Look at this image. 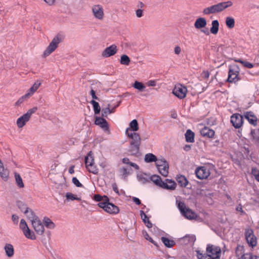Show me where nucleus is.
Wrapping results in <instances>:
<instances>
[{"label": "nucleus", "mask_w": 259, "mask_h": 259, "mask_svg": "<svg viewBox=\"0 0 259 259\" xmlns=\"http://www.w3.org/2000/svg\"><path fill=\"white\" fill-rule=\"evenodd\" d=\"M232 5L233 3L231 1L220 3L216 5L205 8L203 11V13L204 15H209L210 14L219 13L223 11L228 7L232 6Z\"/></svg>", "instance_id": "obj_1"}, {"label": "nucleus", "mask_w": 259, "mask_h": 259, "mask_svg": "<svg viewBox=\"0 0 259 259\" xmlns=\"http://www.w3.org/2000/svg\"><path fill=\"white\" fill-rule=\"evenodd\" d=\"M178 203V207L182 214L187 219L195 220L197 218V214L193 211L191 209L187 207L183 202L177 201Z\"/></svg>", "instance_id": "obj_2"}, {"label": "nucleus", "mask_w": 259, "mask_h": 259, "mask_svg": "<svg viewBox=\"0 0 259 259\" xmlns=\"http://www.w3.org/2000/svg\"><path fill=\"white\" fill-rule=\"evenodd\" d=\"M37 110V107H33L20 116L17 120V125L19 128L23 127L30 119L31 115Z\"/></svg>", "instance_id": "obj_3"}, {"label": "nucleus", "mask_w": 259, "mask_h": 259, "mask_svg": "<svg viewBox=\"0 0 259 259\" xmlns=\"http://www.w3.org/2000/svg\"><path fill=\"white\" fill-rule=\"evenodd\" d=\"M240 69L238 65H234L232 66L229 69L228 73V77L227 80L229 82L236 83L240 80L239 76Z\"/></svg>", "instance_id": "obj_4"}, {"label": "nucleus", "mask_w": 259, "mask_h": 259, "mask_svg": "<svg viewBox=\"0 0 259 259\" xmlns=\"http://www.w3.org/2000/svg\"><path fill=\"white\" fill-rule=\"evenodd\" d=\"M61 38L58 35L55 36L50 43L46 49L44 51L43 53V57H46L54 52L57 48L59 44L61 42Z\"/></svg>", "instance_id": "obj_5"}, {"label": "nucleus", "mask_w": 259, "mask_h": 259, "mask_svg": "<svg viewBox=\"0 0 259 259\" xmlns=\"http://www.w3.org/2000/svg\"><path fill=\"white\" fill-rule=\"evenodd\" d=\"M221 248L217 246L208 244L206 247L207 256L209 258H219L221 256Z\"/></svg>", "instance_id": "obj_6"}, {"label": "nucleus", "mask_w": 259, "mask_h": 259, "mask_svg": "<svg viewBox=\"0 0 259 259\" xmlns=\"http://www.w3.org/2000/svg\"><path fill=\"white\" fill-rule=\"evenodd\" d=\"M85 164L87 169L90 172L93 174L98 172V169L95 165L94 159L91 151H90L85 157Z\"/></svg>", "instance_id": "obj_7"}, {"label": "nucleus", "mask_w": 259, "mask_h": 259, "mask_svg": "<svg viewBox=\"0 0 259 259\" xmlns=\"http://www.w3.org/2000/svg\"><path fill=\"white\" fill-rule=\"evenodd\" d=\"M156 167L159 173L166 177L168 174L169 166L167 162L163 158L159 159L156 163Z\"/></svg>", "instance_id": "obj_8"}, {"label": "nucleus", "mask_w": 259, "mask_h": 259, "mask_svg": "<svg viewBox=\"0 0 259 259\" xmlns=\"http://www.w3.org/2000/svg\"><path fill=\"white\" fill-rule=\"evenodd\" d=\"M98 205L110 214H117L119 211V208L113 203H110L109 201L104 203H99Z\"/></svg>", "instance_id": "obj_9"}, {"label": "nucleus", "mask_w": 259, "mask_h": 259, "mask_svg": "<svg viewBox=\"0 0 259 259\" xmlns=\"http://www.w3.org/2000/svg\"><path fill=\"white\" fill-rule=\"evenodd\" d=\"M20 228L22 230L24 235L27 238L31 240H35L36 239L34 233L30 230L24 219H22L20 221Z\"/></svg>", "instance_id": "obj_10"}, {"label": "nucleus", "mask_w": 259, "mask_h": 259, "mask_svg": "<svg viewBox=\"0 0 259 259\" xmlns=\"http://www.w3.org/2000/svg\"><path fill=\"white\" fill-rule=\"evenodd\" d=\"M245 236L246 241L249 246L253 247L257 244V239L250 228H246L245 231Z\"/></svg>", "instance_id": "obj_11"}, {"label": "nucleus", "mask_w": 259, "mask_h": 259, "mask_svg": "<svg viewBox=\"0 0 259 259\" xmlns=\"http://www.w3.org/2000/svg\"><path fill=\"white\" fill-rule=\"evenodd\" d=\"M31 224L35 232L38 235H42L44 233V226L39 218H35L31 221Z\"/></svg>", "instance_id": "obj_12"}, {"label": "nucleus", "mask_w": 259, "mask_h": 259, "mask_svg": "<svg viewBox=\"0 0 259 259\" xmlns=\"http://www.w3.org/2000/svg\"><path fill=\"white\" fill-rule=\"evenodd\" d=\"M187 92V89L185 87L181 84H178L174 88L172 93L178 98L182 99L186 97Z\"/></svg>", "instance_id": "obj_13"}, {"label": "nucleus", "mask_w": 259, "mask_h": 259, "mask_svg": "<svg viewBox=\"0 0 259 259\" xmlns=\"http://www.w3.org/2000/svg\"><path fill=\"white\" fill-rule=\"evenodd\" d=\"M195 174L199 179L202 180L207 178L210 175V172L206 167L201 166L196 169Z\"/></svg>", "instance_id": "obj_14"}, {"label": "nucleus", "mask_w": 259, "mask_h": 259, "mask_svg": "<svg viewBox=\"0 0 259 259\" xmlns=\"http://www.w3.org/2000/svg\"><path fill=\"white\" fill-rule=\"evenodd\" d=\"M231 122L234 127L238 128L243 124V116L239 114H234L231 117Z\"/></svg>", "instance_id": "obj_15"}, {"label": "nucleus", "mask_w": 259, "mask_h": 259, "mask_svg": "<svg viewBox=\"0 0 259 259\" xmlns=\"http://www.w3.org/2000/svg\"><path fill=\"white\" fill-rule=\"evenodd\" d=\"M127 136L132 139L131 143L141 145V139L140 135L135 132H130V128H127L125 131Z\"/></svg>", "instance_id": "obj_16"}, {"label": "nucleus", "mask_w": 259, "mask_h": 259, "mask_svg": "<svg viewBox=\"0 0 259 259\" xmlns=\"http://www.w3.org/2000/svg\"><path fill=\"white\" fill-rule=\"evenodd\" d=\"M95 123L99 126L105 133H110L109 125L107 121L102 117H97Z\"/></svg>", "instance_id": "obj_17"}, {"label": "nucleus", "mask_w": 259, "mask_h": 259, "mask_svg": "<svg viewBox=\"0 0 259 259\" xmlns=\"http://www.w3.org/2000/svg\"><path fill=\"white\" fill-rule=\"evenodd\" d=\"M117 51V47L115 45H112L109 47L106 48L102 53V57L104 58L109 57L115 55Z\"/></svg>", "instance_id": "obj_18"}, {"label": "nucleus", "mask_w": 259, "mask_h": 259, "mask_svg": "<svg viewBox=\"0 0 259 259\" xmlns=\"http://www.w3.org/2000/svg\"><path fill=\"white\" fill-rule=\"evenodd\" d=\"M161 184V188L168 190H174L177 186V184L174 181L168 179L162 181Z\"/></svg>", "instance_id": "obj_19"}, {"label": "nucleus", "mask_w": 259, "mask_h": 259, "mask_svg": "<svg viewBox=\"0 0 259 259\" xmlns=\"http://www.w3.org/2000/svg\"><path fill=\"white\" fill-rule=\"evenodd\" d=\"M92 11L95 17L99 20H102L104 17V12L102 7L100 5H95L92 8Z\"/></svg>", "instance_id": "obj_20"}, {"label": "nucleus", "mask_w": 259, "mask_h": 259, "mask_svg": "<svg viewBox=\"0 0 259 259\" xmlns=\"http://www.w3.org/2000/svg\"><path fill=\"white\" fill-rule=\"evenodd\" d=\"M244 117L248 121L249 123L255 126L257 123V119L256 117L252 112H246L244 113Z\"/></svg>", "instance_id": "obj_21"}, {"label": "nucleus", "mask_w": 259, "mask_h": 259, "mask_svg": "<svg viewBox=\"0 0 259 259\" xmlns=\"http://www.w3.org/2000/svg\"><path fill=\"white\" fill-rule=\"evenodd\" d=\"M243 248L242 246H238L236 250V254L237 256H241L238 259H250L251 253H243Z\"/></svg>", "instance_id": "obj_22"}, {"label": "nucleus", "mask_w": 259, "mask_h": 259, "mask_svg": "<svg viewBox=\"0 0 259 259\" xmlns=\"http://www.w3.org/2000/svg\"><path fill=\"white\" fill-rule=\"evenodd\" d=\"M200 134L203 137L211 138L214 136L215 132L213 130L204 126L200 130Z\"/></svg>", "instance_id": "obj_23"}, {"label": "nucleus", "mask_w": 259, "mask_h": 259, "mask_svg": "<svg viewBox=\"0 0 259 259\" xmlns=\"http://www.w3.org/2000/svg\"><path fill=\"white\" fill-rule=\"evenodd\" d=\"M41 84V81L37 80L33 85L28 90L27 93L25 94V96L30 97L39 88Z\"/></svg>", "instance_id": "obj_24"}, {"label": "nucleus", "mask_w": 259, "mask_h": 259, "mask_svg": "<svg viewBox=\"0 0 259 259\" xmlns=\"http://www.w3.org/2000/svg\"><path fill=\"white\" fill-rule=\"evenodd\" d=\"M207 24L206 20L202 17L198 18L194 23V26L196 29H201L206 26Z\"/></svg>", "instance_id": "obj_25"}, {"label": "nucleus", "mask_w": 259, "mask_h": 259, "mask_svg": "<svg viewBox=\"0 0 259 259\" xmlns=\"http://www.w3.org/2000/svg\"><path fill=\"white\" fill-rule=\"evenodd\" d=\"M137 178L139 182L142 184H145L150 181V176L145 173H140L137 175Z\"/></svg>", "instance_id": "obj_26"}, {"label": "nucleus", "mask_w": 259, "mask_h": 259, "mask_svg": "<svg viewBox=\"0 0 259 259\" xmlns=\"http://www.w3.org/2000/svg\"><path fill=\"white\" fill-rule=\"evenodd\" d=\"M176 180L179 185L182 187H186L188 184V181L184 176H177Z\"/></svg>", "instance_id": "obj_27"}, {"label": "nucleus", "mask_w": 259, "mask_h": 259, "mask_svg": "<svg viewBox=\"0 0 259 259\" xmlns=\"http://www.w3.org/2000/svg\"><path fill=\"white\" fill-rule=\"evenodd\" d=\"M66 200L70 202L74 200H80V196L79 195L74 194L71 192H67L65 194Z\"/></svg>", "instance_id": "obj_28"}, {"label": "nucleus", "mask_w": 259, "mask_h": 259, "mask_svg": "<svg viewBox=\"0 0 259 259\" xmlns=\"http://www.w3.org/2000/svg\"><path fill=\"white\" fill-rule=\"evenodd\" d=\"M140 145L131 143L129 147V152L132 155H136L139 152Z\"/></svg>", "instance_id": "obj_29"}, {"label": "nucleus", "mask_w": 259, "mask_h": 259, "mask_svg": "<svg viewBox=\"0 0 259 259\" xmlns=\"http://www.w3.org/2000/svg\"><path fill=\"white\" fill-rule=\"evenodd\" d=\"M251 139L255 143H259V130H252L250 133Z\"/></svg>", "instance_id": "obj_30"}, {"label": "nucleus", "mask_w": 259, "mask_h": 259, "mask_svg": "<svg viewBox=\"0 0 259 259\" xmlns=\"http://www.w3.org/2000/svg\"><path fill=\"white\" fill-rule=\"evenodd\" d=\"M5 250L6 255L9 257H11L14 255V250L12 245L7 244L5 246Z\"/></svg>", "instance_id": "obj_31"}, {"label": "nucleus", "mask_w": 259, "mask_h": 259, "mask_svg": "<svg viewBox=\"0 0 259 259\" xmlns=\"http://www.w3.org/2000/svg\"><path fill=\"white\" fill-rule=\"evenodd\" d=\"M158 159L156 156L152 153H148L145 155L144 160L147 163L156 162H157Z\"/></svg>", "instance_id": "obj_32"}, {"label": "nucleus", "mask_w": 259, "mask_h": 259, "mask_svg": "<svg viewBox=\"0 0 259 259\" xmlns=\"http://www.w3.org/2000/svg\"><path fill=\"white\" fill-rule=\"evenodd\" d=\"M211 27L210 28V31L211 33L216 34L218 33L219 27V23L217 20H215L212 21Z\"/></svg>", "instance_id": "obj_33"}, {"label": "nucleus", "mask_w": 259, "mask_h": 259, "mask_svg": "<svg viewBox=\"0 0 259 259\" xmlns=\"http://www.w3.org/2000/svg\"><path fill=\"white\" fill-rule=\"evenodd\" d=\"M186 141L187 142L193 143L194 141V133L190 130H188L185 133Z\"/></svg>", "instance_id": "obj_34"}, {"label": "nucleus", "mask_w": 259, "mask_h": 259, "mask_svg": "<svg viewBox=\"0 0 259 259\" xmlns=\"http://www.w3.org/2000/svg\"><path fill=\"white\" fill-rule=\"evenodd\" d=\"M162 242L167 247H172L175 245V242L172 240H170L167 238L162 237L161 238Z\"/></svg>", "instance_id": "obj_35"}, {"label": "nucleus", "mask_w": 259, "mask_h": 259, "mask_svg": "<svg viewBox=\"0 0 259 259\" xmlns=\"http://www.w3.org/2000/svg\"><path fill=\"white\" fill-rule=\"evenodd\" d=\"M150 181H152L156 185L160 187L162 181L161 178L157 175H153L150 177Z\"/></svg>", "instance_id": "obj_36"}, {"label": "nucleus", "mask_w": 259, "mask_h": 259, "mask_svg": "<svg viewBox=\"0 0 259 259\" xmlns=\"http://www.w3.org/2000/svg\"><path fill=\"white\" fill-rule=\"evenodd\" d=\"M24 213L25 214L27 218L30 220L31 222L33 220H34L35 218H38L32 210L30 209L29 208L25 209Z\"/></svg>", "instance_id": "obj_37"}, {"label": "nucleus", "mask_w": 259, "mask_h": 259, "mask_svg": "<svg viewBox=\"0 0 259 259\" xmlns=\"http://www.w3.org/2000/svg\"><path fill=\"white\" fill-rule=\"evenodd\" d=\"M43 222L46 227L51 229L55 228V224L49 218L45 217L43 219Z\"/></svg>", "instance_id": "obj_38"}, {"label": "nucleus", "mask_w": 259, "mask_h": 259, "mask_svg": "<svg viewBox=\"0 0 259 259\" xmlns=\"http://www.w3.org/2000/svg\"><path fill=\"white\" fill-rule=\"evenodd\" d=\"M94 199L96 201H100V203H104L109 201V198L106 196H101L99 194L95 195Z\"/></svg>", "instance_id": "obj_39"}, {"label": "nucleus", "mask_w": 259, "mask_h": 259, "mask_svg": "<svg viewBox=\"0 0 259 259\" xmlns=\"http://www.w3.org/2000/svg\"><path fill=\"white\" fill-rule=\"evenodd\" d=\"M130 132H135L138 130L139 126L138 121L136 119L133 120L130 123Z\"/></svg>", "instance_id": "obj_40"}, {"label": "nucleus", "mask_w": 259, "mask_h": 259, "mask_svg": "<svg viewBox=\"0 0 259 259\" xmlns=\"http://www.w3.org/2000/svg\"><path fill=\"white\" fill-rule=\"evenodd\" d=\"M226 24L229 28H233L235 26L234 19L230 17H227L226 19Z\"/></svg>", "instance_id": "obj_41"}, {"label": "nucleus", "mask_w": 259, "mask_h": 259, "mask_svg": "<svg viewBox=\"0 0 259 259\" xmlns=\"http://www.w3.org/2000/svg\"><path fill=\"white\" fill-rule=\"evenodd\" d=\"M131 60L130 58L126 55H122L121 56L120 63L122 65H128L130 63Z\"/></svg>", "instance_id": "obj_42"}, {"label": "nucleus", "mask_w": 259, "mask_h": 259, "mask_svg": "<svg viewBox=\"0 0 259 259\" xmlns=\"http://www.w3.org/2000/svg\"><path fill=\"white\" fill-rule=\"evenodd\" d=\"M15 178L16 182L17 183V186L19 188H23L24 186V184L23 183L22 179L21 177H20V175L17 173H15Z\"/></svg>", "instance_id": "obj_43"}, {"label": "nucleus", "mask_w": 259, "mask_h": 259, "mask_svg": "<svg viewBox=\"0 0 259 259\" xmlns=\"http://www.w3.org/2000/svg\"><path fill=\"white\" fill-rule=\"evenodd\" d=\"M133 87L140 91H143L145 88V86L143 84L142 82H139L138 81H136L134 83L133 85Z\"/></svg>", "instance_id": "obj_44"}, {"label": "nucleus", "mask_w": 259, "mask_h": 259, "mask_svg": "<svg viewBox=\"0 0 259 259\" xmlns=\"http://www.w3.org/2000/svg\"><path fill=\"white\" fill-rule=\"evenodd\" d=\"M91 103L92 104L93 106L95 113L99 114L101 111V108L99 103L94 100H92L91 101Z\"/></svg>", "instance_id": "obj_45"}, {"label": "nucleus", "mask_w": 259, "mask_h": 259, "mask_svg": "<svg viewBox=\"0 0 259 259\" xmlns=\"http://www.w3.org/2000/svg\"><path fill=\"white\" fill-rule=\"evenodd\" d=\"M122 162L124 164H128L130 166L134 167L136 169H139V166L137 164H136L135 163H133V162H130L129 159L127 158H123L122 159Z\"/></svg>", "instance_id": "obj_46"}, {"label": "nucleus", "mask_w": 259, "mask_h": 259, "mask_svg": "<svg viewBox=\"0 0 259 259\" xmlns=\"http://www.w3.org/2000/svg\"><path fill=\"white\" fill-rule=\"evenodd\" d=\"M122 162L124 164H128L130 166L134 167L136 169H139V166L137 164H136L135 163H133V162H130L129 159L127 158H123L122 159Z\"/></svg>", "instance_id": "obj_47"}, {"label": "nucleus", "mask_w": 259, "mask_h": 259, "mask_svg": "<svg viewBox=\"0 0 259 259\" xmlns=\"http://www.w3.org/2000/svg\"><path fill=\"white\" fill-rule=\"evenodd\" d=\"M122 162L124 164H128L130 166L134 167L136 169H139V166L137 164H136L135 163H133V162H130L129 159L127 158H123L122 159Z\"/></svg>", "instance_id": "obj_48"}, {"label": "nucleus", "mask_w": 259, "mask_h": 259, "mask_svg": "<svg viewBox=\"0 0 259 259\" xmlns=\"http://www.w3.org/2000/svg\"><path fill=\"white\" fill-rule=\"evenodd\" d=\"M235 61L240 63L243 66L248 68H251L253 67V65L252 63L240 59L235 60Z\"/></svg>", "instance_id": "obj_49"}, {"label": "nucleus", "mask_w": 259, "mask_h": 259, "mask_svg": "<svg viewBox=\"0 0 259 259\" xmlns=\"http://www.w3.org/2000/svg\"><path fill=\"white\" fill-rule=\"evenodd\" d=\"M113 113V111H110V109L109 108V104L108 105V107L106 108H104L102 109V116L103 117H106L109 114H111Z\"/></svg>", "instance_id": "obj_50"}, {"label": "nucleus", "mask_w": 259, "mask_h": 259, "mask_svg": "<svg viewBox=\"0 0 259 259\" xmlns=\"http://www.w3.org/2000/svg\"><path fill=\"white\" fill-rule=\"evenodd\" d=\"M251 174L254 177L255 180L259 182V170L256 168H252Z\"/></svg>", "instance_id": "obj_51"}, {"label": "nucleus", "mask_w": 259, "mask_h": 259, "mask_svg": "<svg viewBox=\"0 0 259 259\" xmlns=\"http://www.w3.org/2000/svg\"><path fill=\"white\" fill-rule=\"evenodd\" d=\"M18 206L19 209L24 213L25 209H28L29 208L27 207L26 205L23 202L19 201L18 202Z\"/></svg>", "instance_id": "obj_52"}, {"label": "nucleus", "mask_w": 259, "mask_h": 259, "mask_svg": "<svg viewBox=\"0 0 259 259\" xmlns=\"http://www.w3.org/2000/svg\"><path fill=\"white\" fill-rule=\"evenodd\" d=\"M140 215L143 221L145 223V224H146L147 219H149L147 217L146 214L144 213L143 211L141 210Z\"/></svg>", "instance_id": "obj_53"}, {"label": "nucleus", "mask_w": 259, "mask_h": 259, "mask_svg": "<svg viewBox=\"0 0 259 259\" xmlns=\"http://www.w3.org/2000/svg\"><path fill=\"white\" fill-rule=\"evenodd\" d=\"M29 97L25 96V95L22 97H21L16 102V105L17 106H19L21 103L24 102V99L26 98H28Z\"/></svg>", "instance_id": "obj_54"}, {"label": "nucleus", "mask_w": 259, "mask_h": 259, "mask_svg": "<svg viewBox=\"0 0 259 259\" xmlns=\"http://www.w3.org/2000/svg\"><path fill=\"white\" fill-rule=\"evenodd\" d=\"M72 183L77 187H80L81 186V183L79 182V181L77 180V179L75 177H74L72 178Z\"/></svg>", "instance_id": "obj_55"}, {"label": "nucleus", "mask_w": 259, "mask_h": 259, "mask_svg": "<svg viewBox=\"0 0 259 259\" xmlns=\"http://www.w3.org/2000/svg\"><path fill=\"white\" fill-rule=\"evenodd\" d=\"M136 14L137 17L141 18L143 16V10L141 9H138L136 11Z\"/></svg>", "instance_id": "obj_56"}, {"label": "nucleus", "mask_w": 259, "mask_h": 259, "mask_svg": "<svg viewBox=\"0 0 259 259\" xmlns=\"http://www.w3.org/2000/svg\"><path fill=\"white\" fill-rule=\"evenodd\" d=\"M145 238L146 240H149L150 242L156 245V243L152 239V238L149 236V235L147 233H146V235H145Z\"/></svg>", "instance_id": "obj_57"}, {"label": "nucleus", "mask_w": 259, "mask_h": 259, "mask_svg": "<svg viewBox=\"0 0 259 259\" xmlns=\"http://www.w3.org/2000/svg\"><path fill=\"white\" fill-rule=\"evenodd\" d=\"M12 220L14 224H17L18 222L19 217L17 215L13 214L12 217Z\"/></svg>", "instance_id": "obj_58"}, {"label": "nucleus", "mask_w": 259, "mask_h": 259, "mask_svg": "<svg viewBox=\"0 0 259 259\" xmlns=\"http://www.w3.org/2000/svg\"><path fill=\"white\" fill-rule=\"evenodd\" d=\"M198 256L197 257L198 259H206L207 257V254H203L202 253H200L199 251H197Z\"/></svg>", "instance_id": "obj_59"}, {"label": "nucleus", "mask_w": 259, "mask_h": 259, "mask_svg": "<svg viewBox=\"0 0 259 259\" xmlns=\"http://www.w3.org/2000/svg\"><path fill=\"white\" fill-rule=\"evenodd\" d=\"M174 52L176 55L180 54L181 52V48L178 46H176L174 49Z\"/></svg>", "instance_id": "obj_60"}, {"label": "nucleus", "mask_w": 259, "mask_h": 259, "mask_svg": "<svg viewBox=\"0 0 259 259\" xmlns=\"http://www.w3.org/2000/svg\"><path fill=\"white\" fill-rule=\"evenodd\" d=\"M202 77L204 78H207L209 77V73L207 71H203L202 73Z\"/></svg>", "instance_id": "obj_61"}, {"label": "nucleus", "mask_w": 259, "mask_h": 259, "mask_svg": "<svg viewBox=\"0 0 259 259\" xmlns=\"http://www.w3.org/2000/svg\"><path fill=\"white\" fill-rule=\"evenodd\" d=\"M112 188L114 191L118 195H119V193L118 190L117 186L115 183L112 184Z\"/></svg>", "instance_id": "obj_62"}, {"label": "nucleus", "mask_w": 259, "mask_h": 259, "mask_svg": "<svg viewBox=\"0 0 259 259\" xmlns=\"http://www.w3.org/2000/svg\"><path fill=\"white\" fill-rule=\"evenodd\" d=\"M147 83L149 87H155L156 85V82L155 80H150L148 81Z\"/></svg>", "instance_id": "obj_63"}, {"label": "nucleus", "mask_w": 259, "mask_h": 259, "mask_svg": "<svg viewBox=\"0 0 259 259\" xmlns=\"http://www.w3.org/2000/svg\"><path fill=\"white\" fill-rule=\"evenodd\" d=\"M133 200L137 205H140L141 204V201L137 197H133Z\"/></svg>", "instance_id": "obj_64"}]
</instances>
